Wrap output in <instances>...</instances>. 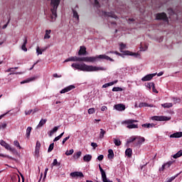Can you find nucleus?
I'll use <instances>...</instances> for the list:
<instances>
[{
	"label": "nucleus",
	"mask_w": 182,
	"mask_h": 182,
	"mask_svg": "<svg viewBox=\"0 0 182 182\" xmlns=\"http://www.w3.org/2000/svg\"><path fill=\"white\" fill-rule=\"evenodd\" d=\"M152 91L154 92V93H159V91H157V90H156L155 85L152 87Z\"/></svg>",
	"instance_id": "e2e57ef3"
},
{
	"label": "nucleus",
	"mask_w": 182,
	"mask_h": 182,
	"mask_svg": "<svg viewBox=\"0 0 182 182\" xmlns=\"http://www.w3.org/2000/svg\"><path fill=\"white\" fill-rule=\"evenodd\" d=\"M91 146L95 149H96V147H97V144L92 142V143H91Z\"/></svg>",
	"instance_id": "052dcab7"
},
{
	"label": "nucleus",
	"mask_w": 182,
	"mask_h": 182,
	"mask_svg": "<svg viewBox=\"0 0 182 182\" xmlns=\"http://www.w3.org/2000/svg\"><path fill=\"white\" fill-rule=\"evenodd\" d=\"M1 157H6V159H9L10 160H14V158L12 156H10L9 155H4L2 154H0Z\"/></svg>",
	"instance_id": "de8ad7c7"
},
{
	"label": "nucleus",
	"mask_w": 182,
	"mask_h": 182,
	"mask_svg": "<svg viewBox=\"0 0 182 182\" xmlns=\"http://www.w3.org/2000/svg\"><path fill=\"white\" fill-rule=\"evenodd\" d=\"M70 176L73 178H82L83 177V173L79 171L72 172Z\"/></svg>",
	"instance_id": "9d476101"
},
{
	"label": "nucleus",
	"mask_w": 182,
	"mask_h": 182,
	"mask_svg": "<svg viewBox=\"0 0 182 182\" xmlns=\"http://www.w3.org/2000/svg\"><path fill=\"white\" fill-rule=\"evenodd\" d=\"M28 43V37H25L23 39V43L21 46L22 50L24 52H28V48H26V44Z\"/></svg>",
	"instance_id": "2eb2a0df"
},
{
	"label": "nucleus",
	"mask_w": 182,
	"mask_h": 182,
	"mask_svg": "<svg viewBox=\"0 0 182 182\" xmlns=\"http://www.w3.org/2000/svg\"><path fill=\"white\" fill-rule=\"evenodd\" d=\"M147 46H145L144 47H143V45H141V50H143V51H146L147 50Z\"/></svg>",
	"instance_id": "6e6d98bb"
},
{
	"label": "nucleus",
	"mask_w": 182,
	"mask_h": 182,
	"mask_svg": "<svg viewBox=\"0 0 182 182\" xmlns=\"http://www.w3.org/2000/svg\"><path fill=\"white\" fill-rule=\"evenodd\" d=\"M71 67L75 70H80L81 72H99V70H106L103 67H97L96 65H88L85 63H73Z\"/></svg>",
	"instance_id": "f257e3e1"
},
{
	"label": "nucleus",
	"mask_w": 182,
	"mask_h": 182,
	"mask_svg": "<svg viewBox=\"0 0 182 182\" xmlns=\"http://www.w3.org/2000/svg\"><path fill=\"white\" fill-rule=\"evenodd\" d=\"M72 62H96V58L72 56Z\"/></svg>",
	"instance_id": "7ed1b4c3"
},
{
	"label": "nucleus",
	"mask_w": 182,
	"mask_h": 182,
	"mask_svg": "<svg viewBox=\"0 0 182 182\" xmlns=\"http://www.w3.org/2000/svg\"><path fill=\"white\" fill-rule=\"evenodd\" d=\"M0 144L3 147H4L6 150H9V151H11L12 154H18V151L11 145H9L8 143L5 142V141L1 140L0 141Z\"/></svg>",
	"instance_id": "39448f33"
},
{
	"label": "nucleus",
	"mask_w": 182,
	"mask_h": 182,
	"mask_svg": "<svg viewBox=\"0 0 182 182\" xmlns=\"http://www.w3.org/2000/svg\"><path fill=\"white\" fill-rule=\"evenodd\" d=\"M6 128V123H3L0 124V130Z\"/></svg>",
	"instance_id": "8fccbe9b"
},
{
	"label": "nucleus",
	"mask_w": 182,
	"mask_h": 182,
	"mask_svg": "<svg viewBox=\"0 0 182 182\" xmlns=\"http://www.w3.org/2000/svg\"><path fill=\"white\" fill-rule=\"evenodd\" d=\"M74 152L75 151L73 149H70V151H66L65 154L67 156H72V154H73Z\"/></svg>",
	"instance_id": "a18cd8bd"
},
{
	"label": "nucleus",
	"mask_w": 182,
	"mask_h": 182,
	"mask_svg": "<svg viewBox=\"0 0 182 182\" xmlns=\"http://www.w3.org/2000/svg\"><path fill=\"white\" fill-rule=\"evenodd\" d=\"M51 32H52V31H50V30H46L45 36H44V39H50V33Z\"/></svg>",
	"instance_id": "393cba45"
},
{
	"label": "nucleus",
	"mask_w": 182,
	"mask_h": 182,
	"mask_svg": "<svg viewBox=\"0 0 182 182\" xmlns=\"http://www.w3.org/2000/svg\"><path fill=\"white\" fill-rule=\"evenodd\" d=\"M46 49H41V48L37 47L36 48V53L37 55H42L43 52H45Z\"/></svg>",
	"instance_id": "2f4dec72"
},
{
	"label": "nucleus",
	"mask_w": 182,
	"mask_h": 182,
	"mask_svg": "<svg viewBox=\"0 0 182 182\" xmlns=\"http://www.w3.org/2000/svg\"><path fill=\"white\" fill-rule=\"evenodd\" d=\"M103 159H105V156H103V155H100L97 156V160L99 161H102V160H103Z\"/></svg>",
	"instance_id": "864d4df0"
},
{
	"label": "nucleus",
	"mask_w": 182,
	"mask_h": 182,
	"mask_svg": "<svg viewBox=\"0 0 182 182\" xmlns=\"http://www.w3.org/2000/svg\"><path fill=\"white\" fill-rule=\"evenodd\" d=\"M92 58H95V60L97 59H105V60H109L110 62H114V60H113L112 58H110L106 55H97L96 57H92Z\"/></svg>",
	"instance_id": "6e6552de"
},
{
	"label": "nucleus",
	"mask_w": 182,
	"mask_h": 182,
	"mask_svg": "<svg viewBox=\"0 0 182 182\" xmlns=\"http://www.w3.org/2000/svg\"><path fill=\"white\" fill-rule=\"evenodd\" d=\"M139 122L136 119H127L122 122V124H126L127 129H139V124H134Z\"/></svg>",
	"instance_id": "20e7f679"
},
{
	"label": "nucleus",
	"mask_w": 182,
	"mask_h": 182,
	"mask_svg": "<svg viewBox=\"0 0 182 182\" xmlns=\"http://www.w3.org/2000/svg\"><path fill=\"white\" fill-rule=\"evenodd\" d=\"M101 176L103 182H113L112 181H110V179L107 178L106 176V172H101Z\"/></svg>",
	"instance_id": "f3484780"
},
{
	"label": "nucleus",
	"mask_w": 182,
	"mask_h": 182,
	"mask_svg": "<svg viewBox=\"0 0 182 182\" xmlns=\"http://www.w3.org/2000/svg\"><path fill=\"white\" fill-rule=\"evenodd\" d=\"M182 156V150H180L178 151L176 154L173 156L174 159H178V157H181Z\"/></svg>",
	"instance_id": "72a5a7b5"
},
{
	"label": "nucleus",
	"mask_w": 182,
	"mask_h": 182,
	"mask_svg": "<svg viewBox=\"0 0 182 182\" xmlns=\"http://www.w3.org/2000/svg\"><path fill=\"white\" fill-rule=\"evenodd\" d=\"M171 139H180V137H182V132H176L169 136Z\"/></svg>",
	"instance_id": "ddd939ff"
},
{
	"label": "nucleus",
	"mask_w": 182,
	"mask_h": 182,
	"mask_svg": "<svg viewBox=\"0 0 182 182\" xmlns=\"http://www.w3.org/2000/svg\"><path fill=\"white\" fill-rule=\"evenodd\" d=\"M108 159H113L114 157V153L112 149L108 150V155H107Z\"/></svg>",
	"instance_id": "bb28decb"
},
{
	"label": "nucleus",
	"mask_w": 182,
	"mask_h": 182,
	"mask_svg": "<svg viewBox=\"0 0 182 182\" xmlns=\"http://www.w3.org/2000/svg\"><path fill=\"white\" fill-rule=\"evenodd\" d=\"M127 55H130L131 56H134V58H140V55L136 53H127Z\"/></svg>",
	"instance_id": "c03bdc74"
},
{
	"label": "nucleus",
	"mask_w": 182,
	"mask_h": 182,
	"mask_svg": "<svg viewBox=\"0 0 182 182\" xmlns=\"http://www.w3.org/2000/svg\"><path fill=\"white\" fill-rule=\"evenodd\" d=\"M95 6L97 8H100V5L99 4V1H97V0H95Z\"/></svg>",
	"instance_id": "4d7b16f0"
},
{
	"label": "nucleus",
	"mask_w": 182,
	"mask_h": 182,
	"mask_svg": "<svg viewBox=\"0 0 182 182\" xmlns=\"http://www.w3.org/2000/svg\"><path fill=\"white\" fill-rule=\"evenodd\" d=\"M83 160H84V161H85L86 163H89V161H90L92 160V155H90V154H86L85 156H84Z\"/></svg>",
	"instance_id": "5701e85b"
},
{
	"label": "nucleus",
	"mask_w": 182,
	"mask_h": 182,
	"mask_svg": "<svg viewBox=\"0 0 182 182\" xmlns=\"http://www.w3.org/2000/svg\"><path fill=\"white\" fill-rule=\"evenodd\" d=\"M139 107H154V105H149L146 102H141L139 104Z\"/></svg>",
	"instance_id": "4be33fe9"
},
{
	"label": "nucleus",
	"mask_w": 182,
	"mask_h": 182,
	"mask_svg": "<svg viewBox=\"0 0 182 182\" xmlns=\"http://www.w3.org/2000/svg\"><path fill=\"white\" fill-rule=\"evenodd\" d=\"M101 110H102V112H106V110H107V107H106V106H102V107H101Z\"/></svg>",
	"instance_id": "680f3d73"
},
{
	"label": "nucleus",
	"mask_w": 182,
	"mask_h": 182,
	"mask_svg": "<svg viewBox=\"0 0 182 182\" xmlns=\"http://www.w3.org/2000/svg\"><path fill=\"white\" fill-rule=\"evenodd\" d=\"M102 16H108L110 18H114V19H116V18H117V16H116V15H114V14L113 13H109V12H106V11H102Z\"/></svg>",
	"instance_id": "4468645a"
},
{
	"label": "nucleus",
	"mask_w": 182,
	"mask_h": 182,
	"mask_svg": "<svg viewBox=\"0 0 182 182\" xmlns=\"http://www.w3.org/2000/svg\"><path fill=\"white\" fill-rule=\"evenodd\" d=\"M156 18L158 20L165 21V22H167L168 21V18H167V15L166 14V13L158 14H156Z\"/></svg>",
	"instance_id": "0eeeda50"
},
{
	"label": "nucleus",
	"mask_w": 182,
	"mask_h": 182,
	"mask_svg": "<svg viewBox=\"0 0 182 182\" xmlns=\"http://www.w3.org/2000/svg\"><path fill=\"white\" fill-rule=\"evenodd\" d=\"M169 14H171V15H173V14H174V11H173L172 9H168Z\"/></svg>",
	"instance_id": "774afa93"
},
{
	"label": "nucleus",
	"mask_w": 182,
	"mask_h": 182,
	"mask_svg": "<svg viewBox=\"0 0 182 182\" xmlns=\"http://www.w3.org/2000/svg\"><path fill=\"white\" fill-rule=\"evenodd\" d=\"M14 145L18 149H22V147L21 146V144H19V141L16 140L14 141Z\"/></svg>",
	"instance_id": "79ce46f5"
},
{
	"label": "nucleus",
	"mask_w": 182,
	"mask_h": 182,
	"mask_svg": "<svg viewBox=\"0 0 182 182\" xmlns=\"http://www.w3.org/2000/svg\"><path fill=\"white\" fill-rule=\"evenodd\" d=\"M53 77H62V75H58L57 73L53 74Z\"/></svg>",
	"instance_id": "338daca9"
},
{
	"label": "nucleus",
	"mask_w": 182,
	"mask_h": 182,
	"mask_svg": "<svg viewBox=\"0 0 182 182\" xmlns=\"http://www.w3.org/2000/svg\"><path fill=\"white\" fill-rule=\"evenodd\" d=\"M113 140H114V144H115V146H120V144H122V141H120L119 139L114 138Z\"/></svg>",
	"instance_id": "58836bf2"
},
{
	"label": "nucleus",
	"mask_w": 182,
	"mask_h": 182,
	"mask_svg": "<svg viewBox=\"0 0 182 182\" xmlns=\"http://www.w3.org/2000/svg\"><path fill=\"white\" fill-rule=\"evenodd\" d=\"M147 87H149V89H152L153 87H154V82H149V83H148Z\"/></svg>",
	"instance_id": "09e8293b"
},
{
	"label": "nucleus",
	"mask_w": 182,
	"mask_h": 182,
	"mask_svg": "<svg viewBox=\"0 0 182 182\" xmlns=\"http://www.w3.org/2000/svg\"><path fill=\"white\" fill-rule=\"evenodd\" d=\"M32 112H33V110L32 109H29L28 111H25V114H26V116L31 114V113H32Z\"/></svg>",
	"instance_id": "13d9d810"
},
{
	"label": "nucleus",
	"mask_w": 182,
	"mask_h": 182,
	"mask_svg": "<svg viewBox=\"0 0 182 182\" xmlns=\"http://www.w3.org/2000/svg\"><path fill=\"white\" fill-rule=\"evenodd\" d=\"M105 134H106V131H105L103 129H100L99 138L103 139V137H105Z\"/></svg>",
	"instance_id": "7c9ffc66"
},
{
	"label": "nucleus",
	"mask_w": 182,
	"mask_h": 182,
	"mask_svg": "<svg viewBox=\"0 0 182 182\" xmlns=\"http://www.w3.org/2000/svg\"><path fill=\"white\" fill-rule=\"evenodd\" d=\"M134 140H136V136H131L129 139H128L127 140V144H129V143H133V141H134Z\"/></svg>",
	"instance_id": "f704fd0d"
},
{
	"label": "nucleus",
	"mask_w": 182,
	"mask_h": 182,
	"mask_svg": "<svg viewBox=\"0 0 182 182\" xmlns=\"http://www.w3.org/2000/svg\"><path fill=\"white\" fill-rule=\"evenodd\" d=\"M66 62H72V57H70V58H67L66 60H65L64 63H66Z\"/></svg>",
	"instance_id": "0e129e2a"
},
{
	"label": "nucleus",
	"mask_w": 182,
	"mask_h": 182,
	"mask_svg": "<svg viewBox=\"0 0 182 182\" xmlns=\"http://www.w3.org/2000/svg\"><path fill=\"white\" fill-rule=\"evenodd\" d=\"M127 48L126 44L123 43H119V50L120 52H124L123 50H124V49Z\"/></svg>",
	"instance_id": "c756f323"
},
{
	"label": "nucleus",
	"mask_w": 182,
	"mask_h": 182,
	"mask_svg": "<svg viewBox=\"0 0 182 182\" xmlns=\"http://www.w3.org/2000/svg\"><path fill=\"white\" fill-rule=\"evenodd\" d=\"M46 122H48V119H41L39 124L37 126V129H39L40 127H42L44 124H46Z\"/></svg>",
	"instance_id": "412c9836"
},
{
	"label": "nucleus",
	"mask_w": 182,
	"mask_h": 182,
	"mask_svg": "<svg viewBox=\"0 0 182 182\" xmlns=\"http://www.w3.org/2000/svg\"><path fill=\"white\" fill-rule=\"evenodd\" d=\"M58 130H59V127H55L53 129H51L50 131H49L48 132V134L50 137H52V136H53L54 133H56V132H58Z\"/></svg>",
	"instance_id": "6ab92c4d"
},
{
	"label": "nucleus",
	"mask_w": 182,
	"mask_h": 182,
	"mask_svg": "<svg viewBox=\"0 0 182 182\" xmlns=\"http://www.w3.org/2000/svg\"><path fill=\"white\" fill-rule=\"evenodd\" d=\"M59 4H60V0H51L50 3V20L51 22H55L56 21V18H58V14L56 13L58 7L59 6Z\"/></svg>",
	"instance_id": "f03ea898"
},
{
	"label": "nucleus",
	"mask_w": 182,
	"mask_h": 182,
	"mask_svg": "<svg viewBox=\"0 0 182 182\" xmlns=\"http://www.w3.org/2000/svg\"><path fill=\"white\" fill-rule=\"evenodd\" d=\"M80 156H82V151H78L73 155V159L75 160H77V159L80 158Z\"/></svg>",
	"instance_id": "c85d7f7f"
},
{
	"label": "nucleus",
	"mask_w": 182,
	"mask_h": 182,
	"mask_svg": "<svg viewBox=\"0 0 182 182\" xmlns=\"http://www.w3.org/2000/svg\"><path fill=\"white\" fill-rule=\"evenodd\" d=\"M76 8L73 9V18L77 21V22H79V14H77V11H76Z\"/></svg>",
	"instance_id": "a211bd4d"
},
{
	"label": "nucleus",
	"mask_w": 182,
	"mask_h": 182,
	"mask_svg": "<svg viewBox=\"0 0 182 182\" xmlns=\"http://www.w3.org/2000/svg\"><path fill=\"white\" fill-rule=\"evenodd\" d=\"M112 92H123V88L120 87H115L112 88Z\"/></svg>",
	"instance_id": "4c0bfd02"
},
{
	"label": "nucleus",
	"mask_w": 182,
	"mask_h": 182,
	"mask_svg": "<svg viewBox=\"0 0 182 182\" xmlns=\"http://www.w3.org/2000/svg\"><path fill=\"white\" fill-rule=\"evenodd\" d=\"M162 107H164V109H170V107H173V103L171 102H166L164 104H161Z\"/></svg>",
	"instance_id": "b1692460"
},
{
	"label": "nucleus",
	"mask_w": 182,
	"mask_h": 182,
	"mask_svg": "<svg viewBox=\"0 0 182 182\" xmlns=\"http://www.w3.org/2000/svg\"><path fill=\"white\" fill-rule=\"evenodd\" d=\"M157 73L149 74L145 75L144 77L141 78L142 82H149V80H151L154 76H156Z\"/></svg>",
	"instance_id": "1a4fd4ad"
},
{
	"label": "nucleus",
	"mask_w": 182,
	"mask_h": 182,
	"mask_svg": "<svg viewBox=\"0 0 182 182\" xmlns=\"http://www.w3.org/2000/svg\"><path fill=\"white\" fill-rule=\"evenodd\" d=\"M54 146H55L54 143H52V144H50V146L48 147V153H50V151H52V150H53Z\"/></svg>",
	"instance_id": "37998d69"
},
{
	"label": "nucleus",
	"mask_w": 182,
	"mask_h": 182,
	"mask_svg": "<svg viewBox=\"0 0 182 182\" xmlns=\"http://www.w3.org/2000/svg\"><path fill=\"white\" fill-rule=\"evenodd\" d=\"M96 109H95V108H90L88 109V114H93L94 113H95Z\"/></svg>",
	"instance_id": "49530a36"
},
{
	"label": "nucleus",
	"mask_w": 182,
	"mask_h": 182,
	"mask_svg": "<svg viewBox=\"0 0 182 182\" xmlns=\"http://www.w3.org/2000/svg\"><path fill=\"white\" fill-rule=\"evenodd\" d=\"M69 139H70V136H68L64 138V139H63V144H65V143H66V141H68V140Z\"/></svg>",
	"instance_id": "3c124183"
},
{
	"label": "nucleus",
	"mask_w": 182,
	"mask_h": 182,
	"mask_svg": "<svg viewBox=\"0 0 182 182\" xmlns=\"http://www.w3.org/2000/svg\"><path fill=\"white\" fill-rule=\"evenodd\" d=\"M39 149H35V156H36L37 157H39Z\"/></svg>",
	"instance_id": "603ef678"
},
{
	"label": "nucleus",
	"mask_w": 182,
	"mask_h": 182,
	"mask_svg": "<svg viewBox=\"0 0 182 182\" xmlns=\"http://www.w3.org/2000/svg\"><path fill=\"white\" fill-rule=\"evenodd\" d=\"M132 149L129 148L125 151V154L126 156H127L128 157H132Z\"/></svg>",
	"instance_id": "473e14b6"
},
{
	"label": "nucleus",
	"mask_w": 182,
	"mask_h": 182,
	"mask_svg": "<svg viewBox=\"0 0 182 182\" xmlns=\"http://www.w3.org/2000/svg\"><path fill=\"white\" fill-rule=\"evenodd\" d=\"M145 141L144 137H136L137 144H141V143H144Z\"/></svg>",
	"instance_id": "a878e982"
},
{
	"label": "nucleus",
	"mask_w": 182,
	"mask_h": 182,
	"mask_svg": "<svg viewBox=\"0 0 182 182\" xmlns=\"http://www.w3.org/2000/svg\"><path fill=\"white\" fill-rule=\"evenodd\" d=\"M32 80H35V78H30L28 80L21 81V85H24V83H29V82H32Z\"/></svg>",
	"instance_id": "a19ab883"
},
{
	"label": "nucleus",
	"mask_w": 182,
	"mask_h": 182,
	"mask_svg": "<svg viewBox=\"0 0 182 182\" xmlns=\"http://www.w3.org/2000/svg\"><path fill=\"white\" fill-rule=\"evenodd\" d=\"M142 127H146V129H150L151 127H154V124H142Z\"/></svg>",
	"instance_id": "e433bc0d"
},
{
	"label": "nucleus",
	"mask_w": 182,
	"mask_h": 182,
	"mask_svg": "<svg viewBox=\"0 0 182 182\" xmlns=\"http://www.w3.org/2000/svg\"><path fill=\"white\" fill-rule=\"evenodd\" d=\"M109 53H114L115 55H118L119 56H122V54L117 51H111Z\"/></svg>",
	"instance_id": "bf43d9fd"
},
{
	"label": "nucleus",
	"mask_w": 182,
	"mask_h": 182,
	"mask_svg": "<svg viewBox=\"0 0 182 182\" xmlns=\"http://www.w3.org/2000/svg\"><path fill=\"white\" fill-rule=\"evenodd\" d=\"M114 109L118 110V112H123V110L126 109V106L123 104H117L114 106Z\"/></svg>",
	"instance_id": "9b49d317"
},
{
	"label": "nucleus",
	"mask_w": 182,
	"mask_h": 182,
	"mask_svg": "<svg viewBox=\"0 0 182 182\" xmlns=\"http://www.w3.org/2000/svg\"><path fill=\"white\" fill-rule=\"evenodd\" d=\"M32 132V127H28L26 129V136L28 139L31 136V132Z\"/></svg>",
	"instance_id": "cd10ccee"
},
{
	"label": "nucleus",
	"mask_w": 182,
	"mask_h": 182,
	"mask_svg": "<svg viewBox=\"0 0 182 182\" xmlns=\"http://www.w3.org/2000/svg\"><path fill=\"white\" fill-rule=\"evenodd\" d=\"M36 149H41V142L38 141H36Z\"/></svg>",
	"instance_id": "5fc2aeb1"
},
{
	"label": "nucleus",
	"mask_w": 182,
	"mask_h": 182,
	"mask_svg": "<svg viewBox=\"0 0 182 182\" xmlns=\"http://www.w3.org/2000/svg\"><path fill=\"white\" fill-rule=\"evenodd\" d=\"M117 82H118V80H114L113 82L106 83V84L102 85V87L103 88H106V87H109V86H113V85H116V83H117Z\"/></svg>",
	"instance_id": "aec40b11"
},
{
	"label": "nucleus",
	"mask_w": 182,
	"mask_h": 182,
	"mask_svg": "<svg viewBox=\"0 0 182 182\" xmlns=\"http://www.w3.org/2000/svg\"><path fill=\"white\" fill-rule=\"evenodd\" d=\"M151 119L156 122H168V120H171V117L165 116H154Z\"/></svg>",
	"instance_id": "423d86ee"
},
{
	"label": "nucleus",
	"mask_w": 182,
	"mask_h": 182,
	"mask_svg": "<svg viewBox=\"0 0 182 182\" xmlns=\"http://www.w3.org/2000/svg\"><path fill=\"white\" fill-rule=\"evenodd\" d=\"M73 89H75V86L74 85H70V86L63 89L60 92V93H61V94H63V93H68V92H70V90H73Z\"/></svg>",
	"instance_id": "f8f14e48"
},
{
	"label": "nucleus",
	"mask_w": 182,
	"mask_h": 182,
	"mask_svg": "<svg viewBox=\"0 0 182 182\" xmlns=\"http://www.w3.org/2000/svg\"><path fill=\"white\" fill-rule=\"evenodd\" d=\"M86 47L80 46V50L78 51L79 56H82V55H86Z\"/></svg>",
	"instance_id": "dca6fc26"
},
{
	"label": "nucleus",
	"mask_w": 182,
	"mask_h": 182,
	"mask_svg": "<svg viewBox=\"0 0 182 182\" xmlns=\"http://www.w3.org/2000/svg\"><path fill=\"white\" fill-rule=\"evenodd\" d=\"M60 137L59 136H56L54 139H53V141H58L59 140H60Z\"/></svg>",
	"instance_id": "69168bd1"
},
{
	"label": "nucleus",
	"mask_w": 182,
	"mask_h": 182,
	"mask_svg": "<svg viewBox=\"0 0 182 182\" xmlns=\"http://www.w3.org/2000/svg\"><path fill=\"white\" fill-rule=\"evenodd\" d=\"M52 167H54L55 166H57L58 167H59V166H60V163L58 162V159H54L53 162L51 164Z\"/></svg>",
	"instance_id": "c9c22d12"
},
{
	"label": "nucleus",
	"mask_w": 182,
	"mask_h": 182,
	"mask_svg": "<svg viewBox=\"0 0 182 182\" xmlns=\"http://www.w3.org/2000/svg\"><path fill=\"white\" fill-rule=\"evenodd\" d=\"M176 177H178V174H176L175 176H172L166 179L165 182H171L173 181Z\"/></svg>",
	"instance_id": "ea45409f"
}]
</instances>
